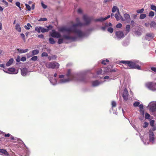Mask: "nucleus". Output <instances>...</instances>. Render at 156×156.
I'll list each match as a JSON object with an SVG mask.
<instances>
[{"label":"nucleus","instance_id":"nucleus-1","mask_svg":"<svg viewBox=\"0 0 156 156\" xmlns=\"http://www.w3.org/2000/svg\"><path fill=\"white\" fill-rule=\"evenodd\" d=\"M83 22L82 23L80 22V19L77 18L76 19V23L73 24L71 27H63L59 29V31L60 32H66L73 34V36H72L69 34L68 35H64L62 37H61L60 33L54 30H52L50 35L53 37L59 38L58 41L59 44L65 42V40L74 41L78 38H82L86 37L87 35L86 33L83 31L80 27L89 25L91 22V18L86 15H84L83 16Z\"/></svg>","mask_w":156,"mask_h":156},{"label":"nucleus","instance_id":"nucleus-2","mask_svg":"<svg viewBox=\"0 0 156 156\" xmlns=\"http://www.w3.org/2000/svg\"><path fill=\"white\" fill-rule=\"evenodd\" d=\"M49 80L51 83L53 85H55L57 83H64L71 81L81 82L84 83L87 81L86 79L83 76L82 74L73 73L70 69H68L67 70L66 75H59L58 81L53 77H50Z\"/></svg>","mask_w":156,"mask_h":156},{"label":"nucleus","instance_id":"nucleus-3","mask_svg":"<svg viewBox=\"0 0 156 156\" xmlns=\"http://www.w3.org/2000/svg\"><path fill=\"white\" fill-rule=\"evenodd\" d=\"M121 63H123V67L125 69H140V68L139 65V62L138 61H134L133 62L127 61H121L120 62Z\"/></svg>","mask_w":156,"mask_h":156},{"label":"nucleus","instance_id":"nucleus-4","mask_svg":"<svg viewBox=\"0 0 156 156\" xmlns=\"http://www.w3.org/2000/svg\"><path fill=\"white\" fill-rule=\"evenodd\" d=\"M152 129L149 131V141L153 143H156V138L155 139L154 138V135L153 131L156 130V124L154 125Z\"/></svg>","mask_w":156,"mask_h":156},{"label":"nucleus","instance_id":"nucleus-5","mask_svg":"<svg viewBox=\"0 0 156 156\" xmlns=\"http://www.w3.org/2000/svg\"><path fill=\"white\" fill-rule=\"evenodd\" d=\"M59 63L55 62H52L47 63L46 64L47 67L53 69H58L59 67Z\"/></svg>","mask_w":156,"mask_h":156},{"label":"nucleus","instance_id":"nucleus-6","mask_svg":"<svg viewBox=\"0 0 156 156\" xmlns=\"http://www.w3.org/2000/svg\"><path fill=\"white\" fill-rule=\"evenodd\" d=\"M146 87L153 91L156 90V83L151 82L147 83L145 84Z\"/></svg>","mask_w":156,"mask_h":156},{"label":"nucleus","instance_id":"nucleus-7","mask_svg":"<svg viewBox=\"0 0 156 156\" xmlns=\"http://www.w3.org/2000/svg\"><path fill=\"white\" fill-rule=\"evenodd\" d=\"M150 110L152 112H154L156 110V102H152L149 105Z\"/></svg>","mask_w":156,"mask_h":156},{"label":"nucleus","instance_id":"nucleus-8","mask_svg":"<svg viewBox=\"0 0 156 156\" xmlns=\"http://www.w3.org/2000/svg\"><path fill=\"white\" fill-rule=\"evenodd\" d=\"M115 35L118 39H121L124 37L125 35L122 31H118L115 32Z\"/></svg>","mask_w":156,"mask_h":156},{"label":"nucleus","instance_id":"nucleus-9","mask_svg":"<svg viewBox=\"0 0 156 156\" xmlns=\"http://www.w3.org/2000/svg\"><path fill=\"white\" fill-rule=\"evenodd\" d=\"M122 96L124 101H127L128 100L129 94L128 91L126 88H125L124 90Z\"/></svg>","mask_w":156,"mask_h":156},{"label":"nucleus","instance_id":"nucleus-10","mask_svg":"<svg viewBox=\"0 0 156 156\" xmlns=\"http://www.w3.org/2000/svg\"><path fill=\"white\" fill-rule=\"evenodd\" d=\"M154 35L152 33H147L146 34L145 38L146 40L149 41L151 40L154 37Z\"/></svg>","mask_w":156,"mask_h":156},{"label":"nucleus","instance_id":"nucleus-11","mask_svg":"<svg viewBox=\"0 0 156 156\" xmlns=\"http://www.w3.org/2000/svg\"><path fill=\"white\" fill-rule=\"evenodd\" d=\"M115 17L117 20L118 21L120 20H121L123 21H125V20L122 18V17L120 14L119 10H118L117 13L115 15Z\"/></svg>","mask_w":156,"mask_h":156},{"label":"nucleus","instance_id":"nucleus-12","mask_svg":"<svg viewBox=\"0 0 156 156\" xmlns=\"http://www.w3.org/2000/svg\"><path fill=\"white\" fill-rule=\"evenodd\" d=\"M29 72L27 68H23L21 69V74L23 76H26Z\"/></svg>","mask_w":156,"mask_h":156},{"label":"nucleus","instance_id":"nucleus-13","mask_svg":"<svg viewBox=\"0 0 156 156\" xmlns=\"http://www.w3.org/2000/svg\"><path fill=\"white\" fill-rule=\"evenodd\" d=\"M9 74H17L18 73V71L16 70V69L14 68H9Z\"/></svg>","mask_w":156,"mask_h":156},{"label":"nucleus","instance_id":"nucleus-14","mask_svg":"<svg viewBox=\"0 0 156 156\" xmlns=\"http://www.w3.org/2000/svg\"><path fill=\"white\" fill-rule=\"evenodd\" d=\"M17 51H18L20 53H23L27 52L28 51V49H22L19 48L17 49Z\"/></svg>","mask_w":156,"mask_h":156},{"label":"nucleus","instance_id":"nucleus-15","mask_svg":"<svg viewBox=\"0 0 156 156\" xmlns=\"http://www.w3.org/2000/svg\"><path fill=\"white\" fill-rule=\"evenodd\" d=\"M14 61V59L13 58H10L6 63V65L7 66H11Z\"/></svg>","mask_w":156,"mask_h":156},{"label":"nucleus","instance_id":"nucleus-16","mask_svg":"<svg viewBox=\"0 0 156 156\" xmlns=\"http://www.w3.org/2000/svg\"><path fill=\"white\" fill-rule=\"evenodd\" d=\"M51 27H52V26L50 25L47 27V28H44L41 27V32L42 33L48 32L49 30V29Z\"/></svg>","mask_w":156,"mask_h":156},{"label":"nucleus","instance_id":"nucleus-17","mask_svg":"<svg viewBox=\"0 0 156 156\" xmlns=\"http://www.w3.org/2000/svg\"><path fill=\"white\" fill-rule=\"evenodd\" d=\"M31 52L33 56L37 55L39 53V50L37 49H34L31 51Z\"/></svg>","mask_w":156,"mask_h":156},{"label":"nucleus","instance_id":"nucleus-18","mask_svg":"<svg viewBox=\"0 0 156 156\" xmlns=\"http://www.w3.org/2000/svg\"><path fill=\"white\" fill-rule=\"evenodd\" d=\"M130 26L129 25H127L126 27L125 35H126L130 31Z\"/></svg>","mask_w":156,"mask_h":156},{"label":"nucleus","instance_id":"nucleus-19","mask_svg":"<svg viewBox=\"0 0 156 156\" xmlns=\"http://www.w3.org/2000/svg\"><path fill=\"white\" fill-rule=\"evenodd\" d=\"M0 153L4 154L5 155L7 156L9 155L8 152L5 149H0Z\"/></svg>","mask_w":156,"mask_h":156},{"label":"nucleus","instance_id":"nucleus-20","mask_svg":"<svg viewBox=\"0 0 156 156\" xmlns=\"http://www.w3.org/2000/svg\"><path fill=\"white\" fill-rule=\"evenodd\" d=\"M110 15H108L107 17H105V18H102L101 17L99 18V19H98V21H104L105 20L107 19H108L110 18Z\"/></svg>","mask_w":156,"mask_h":156},{"label":"nucleus","instance_id":"nucleus-21","mask_svg":"<svg viewBox=\"0 0 156 156\" xmlns=\"http://www.w3.org/2000/svg\"><path fill=\"white\" fill-rule=\"evenodd\" d=\"M57 56L55 55H53L52 56H49L48 58L49 60H55L56 59Z\"/></svg>","mask_w":156,"mask_h":156},{"label":"nucleus","instance_id":"nucleus-22","mask_svg":"<svg viewBox=\"0 0 156 156\" xmlns=\"http://www.w3.org/2000/svg\"><path fill=\"white\" fill-rule=\"evenodd\" d=\"M16 29L19 32H21V28L20 25L17 23L16 25Z\"/></svg>","mask_w":156,"mask_h":156},{"label":"nucleus","instance_id":"nucleus-23","mask_svg":"<svg viewBox=\"0 0 156 156\" xmlns=\"http://www.w3.org/2000/svg\"><path fill=\"white\" fill-rule=\"evenodd\" d=\"M150 26L151 27H153L154 28H156V23L154 21H151V23Z\"/></svg>","mask_w":156,"mask_h":156},{"label":"nucleus","instance_id":"nucleus-24","mask_svg":"<svg viewBox=\"0 0 156 156\" xmlns=\"http://www.w3.org/2000/svg\"><path fill=\"white\" fill-rule=\"evenodd\" d=\"M124 17L126 20H129L130 19V16L127 13L124 14Z\"/></svg>","mask_w":156,"mask_h":156},{"label":"nucleus","instance_id":"nucleus-25","mask_svg":"<svg viewBox=\"0 0 156 156\" xmlns=\"http://www.w3.org/2000/svg\"><path fill=\"white\" fill-rule=\"evenodd\" d=\"M41 27H35V30L39 33L41 32Z\"/></svg>","mask_w":156,"mask_h":156},{"label":"nucleus","instance_id":"nucleus-26","mask_svg":"<svg viewBox=\"0 0 156 156\" xmlns=\"http://www.w3.org/2000/svg\"><path fill=\"white\" fill-rule=\"evenodd\" d=\"M49 43L51 44H53L55 43V41L54 39L52 37H50L49 39Z\"/></svg>","mask_w":156,"mask_h":156},{"label":"nucleus","instance_id":"nucleus-27","mask_svg":"<svg viewBox=\"0 0 156 156\" xmlns=\"http://www.w3.org/2000/svg\"><path fill=\"white\" fill-rule=\"evenodd\" d=\"M112 26V24L111 23H107L105 24V27H103L102 28L103 30H104L107 27H111Z\"/></svg>","mask_w":156,"mask_h":156},{"label":"nucleus","instance_id":"nucleus-28","mask_svg":"<svg viewBox=\"0 0 156 156\" xmlns=\"http://www.w3.org/2000/svg\"><path fill=\"white\" fill-rule=\"evenodd\" d=\"M146 16V15L145 14H141L140 15V19L141 20L144 19Z\"/></svg>","mask_w":156,"mask_h":156},{"label":"nucleus","instance_id":"nucleus-29","mask_svg":"<svg viewBox=\"0 0 156 156\" xmlns=\"http://www.w3.org/2000/svg\"><path fill=\"white\" fill-rule=\"evenodd\" d=\"M118 10L119 9L116 6H114L112 8V12H115L116 11H117V12H118Z\"/></svg>","mask_w":156,"mask_h":156},{"label":"nucleus","instance_id":"nucleus-30","mask_svg":"<svg viewBox=\"0 0 156 156\" xmlns=\"http://www.w3.org/2000/svg\"><path fill=\"white\" fill-rule=\"evenodd\" d=\"M38 57L37 56H34L30 59V60L36 61L37 60Z\"/></svg>","mask_w":156,"mask_h":156},{"label":"nucleus","instance_id":"nucleus-31","mask_svg":"<svg viewBox=\"0 0 156 156\" xmlns=\"http://www.w3.org/2000/svg\"><path fill=\"white\" fill-rule=\"evenodd\" d=\"M104 79L106 81H110L112 79V78H111L108 76H105L104 77Z\"/></svg>","mask_w":156,"mask_h":156},{"label":"nucleus","instance_id":"nucleus-32","mask_svg":"<svg viewBox=\"0 0 156 156\" xmlns=\"http://www.w3.org/2000/svg\"><path fill=\"white\" fill-rule=\"evenodd\" d=\"M26 56L28 58H30L31 57H32L33 56L32 55V54L31 53V52L30 51L29 53H27L26 54Z\"/></svg>","mask_w":156,"mask_h":156},{"label":"nucleus","instance_id":"nucleus-33","mask_svg":"<svg viewBox=\"0 0 156 156\" xmlns=\"http://www.w3.org/2000/svg\"><path fill=\"white\" fill-rule=\"evenodd\" d=\"M144 9H138L137 10L136 12L138 13H142L143 12Z\"/></svg>","mask_w":156,"mask_h":156},{"label":"nucleus","instance_id":"nucleus-34","mask_svg":"<svg viewBox=\"0 0 156 156\" xmlns=\"http://www.w3.org/2000/svg\"><path fill=\"white\" fill-rule=\"evenodd\" d=\"M30 27H31V25L29 23L27 24V26L25 25L24 26L25 28L27 30L29 29Z\"/></svg>","mask_w":156,"mask_h":156},{"label":"nucleus","instance_id":"nucleus-35","mask_svg":"<svg viewBox=\"0 0 156 156\" xmlns=\"http://www.w3.org/2000/svg\"><path fill=\"white\" fill-rule=\"evenodd\" d=\"M98 85V81L96 80L92 82V86L93 87H96Z\"/></svg>","mask_w":156,"mask_h":156},{"label":"nucleus","instance_id":"nucleus-36","mask_svg":"<svg viewBox=\"0 0 156 156\" xmlns=\"http://www.w3.org/2000/svg\"><path fill=\"white\" fill-rule=\"evenodd\" d=\"M154 12L152 11H151L150 12L148 15V16L150 17H153L154 16Z\"/></svg>","mask_w":156,"mask_h":156},{"label":"nucleus","instance_id":"nucleus-37","mask_svg":"<svg viewBox=\"0 0 156 156\" xmlns=\"http://www.w3.org/2000/svg\"><path fill=\"white\" fill-rule=\"evenodd\" d=\"M113 29L112 27H109L108 29V31L110 33H112L113 32Z\"/></svg>","mask_w":156,"mask_h":156},{"label":"nucleus","instance_id":"nucleus-38","mask_svg":"<svg viewBox=\"0 0 156 156\" xmlns=\"http://www.w3.org/2000/svg\"><path fill=\"white\" fill-rule=\"evenodd\" d=\"M25 5L27 10L29 11H30L31 9L30 6L27 4H26Z\"/></svg>","mask_w":156,"mask_h":156},{"label":"nucleus","instance_id":"nucleus-39","mask_svg":"<svg viewBox=\"0 0 156 156\" xmlns=\"http://www.w3.org/2000/svg\"><path fill=\"white\" fill-rule=\"evenodd\" d=\"M116 105V104L115 101H112V108L115 107Z\"/></svg>","mask_w":156,"mask_h":156},{"label":"nucleus","instance_id":"nucleus-40","mask_svg":"<svg viewBox=\"0 0 156 156\" xmlns=\"http://www.w3.org/2000/svg\"><path fill=\"white\" fill-rule=\"evenodd\" d=\"M150 116V115L147 113H146L145 118L146 119H149Z\"/></svg>","mask_w":156,"mask_h":156},{"label":"nucleus","instance_id":"nucleus-41","mask_svg":"<svg viewBox=\"0 0 156 156\" xmlns=\"http://www.w3.org/2000/svg\"><path fill=\"white\" fill-rule=\"evenodd\" d=\"M139 104H140V103L139 102L136 101L133 103V105L134 107H137V106H139Z\"/></svg>","mask_w":156,"mask_h":156},{"label":"nucleus","instance_id":"nucleus-42","mask_svg":"<svg viewBox=\"0 0 156 156\" xmlns=\"http://www.w3.org/2000/svg\"><path fill=\"white\" fill-rule=\"evenodd\" d=\"M155 121L154 120H152L150 122V125L151 126H154V125Z\"/></svg>","mask_w":156,"mask_h":156},{"label":"nucleus","instance_id":"nucleus-43","mask_svg":"<svg viewBox=\"0 0 156 156\" xmlns=\"http://www.w3.org/2000/svg\"><path fill=\"white\" fill-rule=\"evenodd\" d=\"M48 56V54L47 53L44 52L41 54L42 57H47Z\"/></svg>","mask_w":156,"mask_h":156},{"label":"nucleus","instance_id":"nucleus-44","mask_svg":"<svg viewBox=\"0 0 156 156\" xmlns=\"http://www.w3.org/2000/svg\"><path fill=\"white\" fill-rule=\"evenodd\" d=\"M109 62V61L108 59H106L105 60H103L101 62V63L102 64H103L104 65H105L106 64L105 62Z\"/></svg>","mask_w":156,"mask_h":156},{"label":"nucleus","instance_id":"nucleus-45","mask_svg":"<svg viewBox=\"0 0 156 156\" xmlns=\"http://www.w3.org/2000/svg\"><path fill=\"white\" fill-rule=\"evenodd\" d=\"M47 20V19L46 18H41L39 20V21H45Z\"/></svg>","mask_w":156,"mask_h":156},{"label":"nucleus","instance_id":"nucleus-46","mask_svg":"<svg viewBox=\"0 0 156 156\" xmlns=\"http://www.w3.org/2000/svg\"><path fill=\"white\" fill-rule=\"evenodd\" d=\"M148 125V123L146 122H145L144 123V125L143 126V127L144 128L147 127Z\"/></svg>","mask_w":156,"mask_h":156},{"label":"nucleus","instance_id":"nucleus-47","mask_svg":"<svg viewBox=\"0 0 156 156\" xmlns=\"http://www.w3.org/2000/svg\"><path fill=\"white\" fill-rule=\"evenodd\" d=\"M144 142V144L145 145H147L149 144V141L148 140H145V141H144L143 140H142Z\"/></svg>","mask_w":156,"mask_h":156},{"label":"nucleus","instance_id":"nucleus-48","mask_svg":"<svg viewBox=\"0 0 156 156\" xmlns=\"http://www.w3.org/2000/svg\"><path fill=\"white\" fill-rule=\"evenodd\" d=\"M26 58L25 56L22 57L21 58V60L22 61L24 62L26 60Z\"/></svg>","mask_w":156,"mask_h":156},{"label":"nucleus","instance_id":"nucleus-49","mask_svg":"<svg viewBox=\"0 0 156 156\" xmlns=\"http://www.w3.org/2000/svg\"><path fill=\"white\" fill-rule=\"evenodd\" d=\"M122 27V24L121 23L118 24L116 25V27L117 28H120Z\"/></svg>","mask_w":156,"mask_h":156},{"label":"nucleus","instance_id":"nucleus-50","mask_svg":"<svg viewBox=\"0 0 156 156\" xmlns=\"http://www.w3.org/2000/svg\"><path fill=\"white\" fill-rule=\"evenodd\" d=\"M16 61L17 62H19L20 61H21L20 57L19 56H17V58L16 59Z\"/></svg>","mask_w":156,"mask_h":156},{"label":"nucleus","instance_id":"nucleus-51","mask_svg":"<svg viewBox=\"0 0 156 156\" xmlns=\"http://www.w3.org/2000/svg\"><path fill=\"white\" fill-rule=\"evenodd\" d=\"M140 114H142L143 116H144V112L143 110L141 109L140 111Z\"/></svg>","mask_w":156,"mask_h":156},{"label":"nucleus","instance_id":"nucleus-52","mask_svg":"<svg viewBox=\"0 0 156 156\" xmlns=\"http://www.w3.org/2000/svg\"><path fill=\"white\" fill-rule=\"evenodd\" d=\"M21 36L22 37L24 41L25 40V36L24 34H20Z\"/></svg>","mask_w":156,"mask_h":156},{"label":"nucleus","instance_id":"nucleus-53","mask_svg":"<svg viewBox=\"0 0 156 156\" xmlns=\"http://www.w3.org/2000/svg\"><path fill=\"white\" fill-rule=\"evenodd\" d=\"M16 5L18 7H20V3L19 2H16Z\"/></svg>","mask_w":156,"mask_h":156},{"label":"nucleus","instance_id":"nucleus-54","mask_svg":"<svg viewBox=\"0 0 156 156\" xmlns=\"http://www.w3.org/2000/svg\"><path fill=\"white\" fill-rule=\"evenodd\" d=\"M41 5L42 7L44 9H46L47 8L46 5H45L42 2L41 3Z\"/></svg>","mask_w":156,"mask_h":156},{"label":"nucleus","instance_id":"nucleus-55","mask_svg":"<svg viewBox=\"0 0 156 156\" xmlns=\"http://www.w3.org/2000/svg\"><path fill=\"white\" fill-rule=\"evenodd\" d=\"M38 38H43L44 37V35L42 34L38 35Z\"/></svg>","mask_w":156,"mask_h":156},{"label":"nucleus","instance_id":"nucleus-56","mask_svg":"<svg viewBox=\"0 0 156 156\" xmlns=\"http://www.w3.org/2000/svg\"><path fill=\"white\" fill-rule=\"evenodd\" d=\"M79 13H81L82 12V10L80 9H79L77 11Z\"/></svg>","mask_w":156,"mask_h":156},{"label":"nucleus","instance_id":"nucleus-57","mask_svg":"<svg viewBox=\"0 0 156 156\" xmlns=\"http://www.w3.org/2000/svg\"><path fill=\"white\" fill-rule=\"evenodd\" d=\"M139 107L140 109H143V105H139Z\"/></svg>","mask_w":156,"mask_h":156},{"label":"nucleus","instance_id":"nucleus-58","mask_svg":"<svg viewBox=\"0 0 156 156\" xmlns=\"http://www.w3.org/2000/svg\"><path fill=\"white\" fill-rule=\"evenodd\" d=\"M2 2H3V3H4L5 4V5H8V2L5 0H3L2 1Z\"/></svg>","mask_w":156,"mask_h":156},{"label":"nucleus","instance_id":"nucleus-59","mask_svg":"<svg viewBox=\"0 0 156 156\" xmlns=\"http://www.w3.org/2000/svg\"><path fill=\"white\" fill-rule=\"evenodd\" d=\"M151 69L154 72H156V68L152 67V68H151Z\"/></svg>","mask_w":156,"mask_h":156},{"label":"nucleus","instance_id":"nucleus-60","mask_svg":"<svg viewBox=\"0 0 156 156\" xmlns=\"http://www.w3.org/2000/svg\"><path fill=\"white\" fill-rule=\"evenodd\" d=\"M3 71L5 73H9V69H8L7 70H5V69H3Z\"/></svg>","mask_w":156,"mask_h":156},{"label":"nucleus","instance_id":"nucleus-61","mask_svg":"<svg viewBox=\"0 0 156 156\" xmlns=\"http://www.w3.org/2000/svg\"><path fill=\"white\" fill-rule=\"evenodd\" d=\"M5 137H9V136H10V134H9V133H8L7 134H5Z\"/></svg>","mask_w":156,"mask_h":156},{"label":"nucleus","instance_id":"nucleus-62","mask_svg":"<svg viewBox=\"0 0 156 156\" xmlns=\"http://www.w3.org/2000/svg\"><path fill=\"white\" fill-rule=\"evenodd\" d=\"M35 8V5H34L33 4L31 6V9L32 10H33Z\"/></svg>","mask_w":156,"mask_h":156},{"label":"nucleus","instance_id":"nucleus-63","mask_svg":"<svg viewBox=\"0 0 156 156\" xmlns=\"http://www.w3.org/2000/svg\"><path fill=\"white\" fill-rule=\"evenodd\" d=\"M131 23L132 25H134V22L133 20H132L131 22Z\"/></svg>","mask_w":156,"mask_h":156},{"label":"nucleus","instance_id":"nucleus-64","mask_svg":"<svg viewBox=\"0 0 156 156\" xmlns=\"http://www.w3.org/2000/svg\"><path fill=\"white\" fill-rule=\"evenodd\" d=\"M11 139L12 140H14V138L13 136H10Z\"/></svg>","mask_w":156,"mask_h":156}]
</instances>
